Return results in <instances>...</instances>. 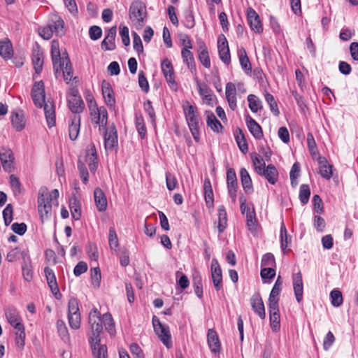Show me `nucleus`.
<instances>
[{"mask_svg":"<svg viewBox=\"0 0 358 358\" xmlns=\"http://www.w3.org/2000/svg\"><path fill=\"white\" fill-rule=\"evenodd\" d=\"M99 316L100 313L97 308H94L91 310L89 315V324L91 327L90 343L96 358H107L106 345H100V335L102 332L103 327H101Z\"/></svg>","mask_w":358,"mask_h":358,"instance_id":"obj_1","label":"nucleus"},{"mask_svg":"<svg viewBox=\"0 0 358 358\" xmlns=\"http://www.w3.org/2000/svg\"><path fill=\"white\" fill-rule=\"evenodd\" d=\"M31 98L36 106L43 107L48 126L51 128L55 124V111L52 101H45V88L43 81L34 83L31 90Z\"/></svg>","mask_w":358,"mask_h":358,"instance_id":"obj_2","label":"nucleus"},{"mask_svg":"<svg viewBox=\"0 0 358 358\" xmlns=\"http://www.w3.org/2000/svg\"><path fill=\"white\" fill-rule=\"evenodd\" d=\"M59 197V191L57 189L49 192L45 187H41L38 196V210L42 222L50 218L52 215V201Z\"/></svg>","mask_w":358,"mask_h":358,"instance_id":"obj_3","label":"nucleus"},{"mask_svg":"<svg viewBox=\"0 0 358 358\" xmlns=\"http://www.w3.org/2000/svg\"><path fill=\"white\" fill-rule=\"evenodd\" d=\"M55 34L58 36H62L65 34L64 22L63 19L58 15H52L48 24L39 29L40 36L45 39L49 40Z\"/></svg>","mask_w":358,"mask_h":358,"instance_id":"obj_4","label":"nucleus"},{"mask_svg":"<svg viewBox=\"0 0 358 358\" xmlns=\"http://www.w3.org/2000/svg\"><path fill=\"white\" fill-rule=\"evenodd\" d=\"M184 114L185 116L186 121L191 133L193 136L194 139L199 142V117L198 115L197 109L195 106L189 104L188 101H186L183 106Z\"/></svg>","mask_w":358,"mask_h":358,"instance_id":"obj_5","label":"nucleus"},{"mask_svg":"<svg viewBox=\"0 0 358 358\" xmlns=\"http://www.w3.org/2000/svg\"><path fill=\"white\" fill-rule=\"evenodd\" d=\"M129 15L133 26L137 29H141L145 25L147 15L145 4L141 1H134L130 6Z\"/></svg>","mask_w":358,"mask_h":358,"instance_id":"obj_6","label":"nucleus"},{"mask_svg":"<svg viewBox=\"0 0 358 358\" xmlns=\"http://www.w3.org/2000/svg\"><path fill=\"white\" fill-rule=\"evenodd\" d=\"M68 106L73 113H80L84 109V102L79 95L78 90L71 88L68 96Z\"/></svg>","mask_w":358,"mask_h":358,"instance_id":"obj_7","label":"nucleus"},{"mask_svg":"<svg viewBox=\"0 0 358 358\" xmlns=\"http://www.w3.org/2000/svg\"><path fill=\"white\" fill-rule=\"evenodd\" d=\"M92 122L99 126V131L107 127L108 112L104 106L96 107L90 110Z\"/></svg>","mask_w":358,"mask_h":358,"instance_id":"obj_8","label":"nucleus"},{"mask_svg":"<svg viewBox=\"0 0 358 358\" xmlns=\"http://www.w3.org/2000/svg\"><path fill=\"white\" fill-rule=\"evenodd\" d=\"M0 160L6 172L10 173L13 171L14 157L10 148L6 147L0 148Z\"/></svg>","mask_w":358,"mask_h":358,"instance_id":"obj_9","label":"nucleus"},{"mask_svg":"<svg viewBox=\"0 0 358 358\" xmlns=\"http://www.w3.org/2000/svg\"><path fill=\"white\" fill-rule=\"evenodd\" d=\"M217 49L221 61L228 65L231 62V55L228 41L226 37L221 34L217 39Z\"/></svg>","mask_w":358,"mask_h":358,"instance_id":"obj_10","label":"nucleus"},{"mask_svg":"<svg viewBox=\"0 0 358 358\" xmlns=\"http://www.w3.org/2000/svg\"><path fill=\"white\" fill-rule=\"evenodd\" d=\"M104 135V145L106 150H113L117 146V129L114 125L109 128L103 129Z\"/></svg>","mask_w":358,"mask_h":358,"instance_id":"obj_11","label":"nucleus"},{"mask_svg":"<svg viewBox=\"0 0 358 358\" xmlns=\"http://www.w3.org/2000/svg\"><path fill=\"white\" fill-rule=\"evenodd\" d=\"M227 184L229 194L232 202L235 203L236 199L238 182L236 172L233 169H229L227 171Z\"/></svg>","mask_w":358,"mask_h":358,"instance_id":"obj_12","label":"nucleus"},{"mask_svg":"<svg viewBox=\"0 0 358 358\" xmlns=\"http://www.w3.org/2000/svg\"><path fill=\"white\" fill-rule=\"evenodd\" d=\"M247 18L250 28L255 32L260 34L263 31V27L259 16L253 8H248Z\"/></svg>","mask_w":358,"mask_h":358,"instance_id":"obj_13","label":"nucleus"},{"mask_svg":"<svg viewBox=\"0 0 358 358\" xmlns=\"http://www.w3.org/2000/svg\"><path fill=\"white\" fill-rule=\"evenodd\" d=\"M162 73L166 78V80L172 87H176L175 80V75L173 65L169 59H164L161 64Z\"/></svg>","mask_w":358,"mask_h":358,"instance_id":"obj_14","label":"nucleus"},{"mask_svg":"<svg viewBox=\"0 0 358 358\" xmlns=\"http://www.w3.org/2000/svg\"><path fill=\"white\" fill-rule=\"evenodd\" d=\"M211 276L215 289L218 291L222 288V275L221 268L215 259L211 262Z\"/></svg>","mask_w":358,"mask_h":358,"instance_id":"obj_15","label":"nucleus"},{"mask_svg":"<svg viewBox=\"0 0 358 358\" xmlns=\"http://www.w3.org/2000/svg\"><path fill=\"white\" fill-rule=\"evenodd\" d=\"M250 301L254 312L257 313L261 319H265V308L260 294L259 293H255L251 296Z\"/></svg>","mask_w":358,"mask_h":358,"instance_id":"obj_16","label":"nucleus"},{"mask_svg":"<svg viewBox=\"0 0 358 358\" xmlns=\"http://www.w3.org/2000/svg\"><path fill=\"white\" fill-rule=\"evenodd\" d=\"M44 273L48 286L50 287L52 293L57 299H58V296H61V294L59 292L56 277L53 270L50 267L46 266L44 268Z\"/></svg>","mask_w":358,"mask_h":358,"instance_id":"obj_17","label":"nucleus"},{"mask_svg":"<svg viewBox=\"0 0 358 358\" xmlns=\"http://www.w3.org/2000/svg\"><path fill=\"white\" fill-rule=\"evenodd\" d=\"M207 342L212 353H220L221 344L217 332L213 329H210L207 334Z\"/></svg>","mask_w":358,"mask_h":358,"instance_id":"obj_18","label":"nucleus"},{"mask_svg":"<svg viewBox=\"0 0 358 358\" xmlns=\"http://www.w3.org/2000/svg\"><path fill=\"white\" fill-rule=\"evenodd\" d=\"M258 169V174L264 176L269 183L274 185L277 182L278 172L274 165L269 164L263 169Z\"/></svg>","mask_w":358,"mask_h":358,"instance_id":"obj_19","label":"nucleus"},{"mask_svg":"<svg viewBox=\"0 0 358 358\" xmlns=\"http://www.w3.org/2000/svg\"><path fill=\"white\" fill-rule=\"evenodd\" d=\"M292 282L296 299L298 303H300L303 299V280L301 272L293 274Z\"/></svg>","mask_w":358,"mask_h":358,"instance_id":"obj_20","label":"nucleus"},{"mask_svg":"<svg viewBox=\"0 0 358 358\" xmlns=\"http://www.w3.org/2000/svg\"><path fill=\"white\" fill-rule=\"evenodd\" d=\"M271 328L275 332L280 329V320L279 313V306L268 305Z\"/></svg>","mask_w":358,"mask_h":358,"instance_id":"obj_21","label":"nucleus"},{"mask_svg":"<svg viewBox=\"0 0 358 358\" xmlns=\"http://www.w3.org/2000/svg\"><path fill=\"white\" fill-rule=\"evenodd\" d=\"M94 199L97 210L99 212H104L107 209L108 202L106 196L101 188H95L94 191Z\"/></svg>","mask_w":358,"mask_h":358,"instance_id":"obj_22","label":"nucleus"},{"mask_svg":"<svg viewBox=\"0 0 358 358\" xmlns=\"http://www.w3.org/2000/svg\"><path fill=\"white\" fill-rule=\"evenodd\" d=\"M116 27H113L107 31V34L101 42V48L105 50H113L116 45L115 39L116 36Z\"/></svg>","mask_w":358,"mask_h":358,"instance_id":"obj_23","label":"nucleus"},{"mask_svg":"<svg viewBox=\"0 0 358 358\" xmlns=\"http://www.w3.org/2000/svg\"><path fill=\"white\" fill-rule=\"evenodd\" d=\"M62 73L64 80L68 83L73 78V69L71 66V64L70 59L66 55V57L63 59L62 63L61 64V67L59 68V72L57 73L58 78L61 73Z\"/></svg>","mask_w":358,"mask_h":358,"instance_id":"obj_24","label":"nucleus"},{"mask_svg":"<svg viewBox=\"0 0 358 358\" xmlns=\"http://www.w3.org/2000/svg\"><path fill=\"white\" fill-rule=\"evenodd\" d=\"M197 43L199 45L197 50L199 59L205 68L209 69L210 67V59L207 47L202 40H199Z\"/></svg>","mask_w":358,"mask_h":358,"instance_id":"obj_25","label":"nucleus"},{"mask_svg":"<svg viewBox=\"0 0 358 358\" xmlns=\"http://www.w3.org/2000/svg\"><path fill=\"white\" fill-rule=\"evenodd\" d=\"M245 122L251 134L256 139H261L263 137V131L261 126L250 115L246 116Z\"/></svg>","mask_w":358,"mask_h":358,"instance_id":"obj_26","label":"nucleus"},{"mask_svg":"<svg viewBox=\"0 0 358 358\" xmlns=\"http://www.w3.org/2000/svg\"><path fill=\"white\" fill-rule=\"evenodd\" d=\"M101 87L102 94L107 106L110 108L115 106V99L114 96L113 90L110 87V83L106 80H103L101 84Z\"/></svg>","mask_w":358,"mask_h":358,"instance_id":"obj_27","label":"nucleus"},{"mask_svg":"<svg viewBox=\"0 0 358 358\" xmlns=\"http://www.w3.org/2000/svg\"><path fill=\"white\" fill-rule=\"evenodd\" d=\"M80 128V116L79 115H74L71 118V122L69 124V138L72 141L77 139Z\"/></svg>","mask_w":358,"mask_h":358,"instance_id":"obj_28","label":"nucleus"},{"mask_svg":"<svg viewBox=\"0 0 358 358\" xmlns=\"http://www.w3.org/2000/svg\"><path fill=\"white\" fill-rule=\"evenodd\" d=\"M5 315L9 324L15 329L19 327L20 325H24L22 323V319L18 311L14 308H8L5 310Z\"/></svg>","mask_w":358,"mask_h":358,"instance_id":"obj_29","label":"nucleus"},{"mask_svg":"<svg viewBox=\"0 0 358 358\" xmlns=\"http://www.w3.org/2000/svg\"><path fill=\"white\" fill-rule=\"evenodd\" d=\"M236 88L234 83L229 82L226 85L225 94L230 108L234 110L236 107Z\"/></svg>","mask_w":358,"mask_h":358,"instance_id":"obj_30","label":"nucleus"},{"mask_svg":"<svg viewBox=\"0 0 358 358\" xmlns=\"http://www.w3.org/2000/svg\"><path fill=\"white\" fill-rule=\"evenodd\" d=\"M181 56H182L183 62L187 64V66L188 69L190 70L191 73L193 75H196V63L194 61L193 53L189 50L182 49Z\"/></svg>","mask_w":358,"mask_h":358,"instance_id":"obj_31","label":"nucleus"},{"mask_svg":"<svg viewBox=\"0 0 358 358\" xmlns=\"http://www.w3.org/2000/svg\"><path fill=\"white\" fill-rule=\"evenodd\" d=\"M86 162L88 164L90 171L94 173L98 166V159L94 145L87 150Z\"/></svg>","mask_w":358,"mask_h":358,"instance_id":"obj_32","label":"nucleus"},{"mask_svg":"<svg viewBox=\"0 0 358 358\" xmlns=\"http://www.w3.org/2000/svg\"><path fill=\"white\" fill-rule=\"evenodd\" d=\"M13 55V45L8 38L0 41V55L5 60L10 59Z\"/></svg>","mask_w":358,"mask_h":358,"instance_id":"obj_33","label":"nucleus"},{"mask_svg":"<svg viewBox=\"0 0 358 358\" xmlns=\"http://www.w3.org/2000/svg\"><path fill=\"white\" fill-rule=\"evenodd\" d=\"M240 177L242 187L247 194H250L253 191L252 182L248 171L245 168L240 170Z\"/></svg>","mask_w":358,"mask_h":358,"instance_id":"obj_34","label":"nucleus"},{"mask_svg":"<svg viewBox=\"0 0 358 358\" xmlns=\"http://www.w3.org/2000/svg\"><path fill=\"white\" fill-rule=\"evenodd\" d=\"M318 162L320 164V173L322 177L327 180H329L333 175V166L329 164L324 157H320Z\"/></svg>","mask_w":358,"mask_h":358,"instance_id":"obj_35","label":"nucleus"},{"mask_svg":"<svg viewBox=\"0 0 358 358\" xmlns=\"http://www.w3.org/2000/svg\"><path fill=\"white\" fill-rule=\"evenodd\" d=\"M206 118L208 127H209L213 131L217 133L222 131L223 127L213 112L207 111Z\"/></svg>","mask_w":358,"mask_h":358,"instance_id":"obj_36","label":"nucleus"},{"mask_svg":"<svg viewBox=\"0 0 358 358\" xmlns=\"http://www.w3.org/2000/svg\"><path fill=\"white\" fill-rule=\"evenodd\" d=\"M238 56L240 64L246 73L252 72V66L245 48H241L238 50Z\"/></svg>","mask_w":358,"mask_h":358,"instance_id":"obj_37","label":"nucleus"},{"mask_svg":"<svg viewBox=\"0 0 358 358\" xmlns=\"http://www.w3.org/2000/svg\"><path fill=\"white\" fill-rule=\"evenodd\" d=\"M155 332L156 333V334H157L162 342L167 348H170V346L171 345V342L169 327L166 325H163L161 327V328L155 329Z\"/></svg>","mask_w":358,"mask_h":358,"instance_id":"obj_38","label":"nucleus"},{"mask_svg":"<svg viewBox=\"0 0 358 358\" xmlns=\"http://www.w3.org/2000/svg\"><path fill=\"white\" fill-rule=\"evenodd\" d=\"M69 208L72 217L75 220H79L81 217L80 203L75 196L69 199Z\"/></svg>","mask_w":358,"mask_h":358,"instance_id":"obj_39","label":"nucleus"},{"mask_svg":"<svg viewBox=\"0 0 358 358\" xmlns=\"http://www.w3.org/2000/svg\"><path fill=\"white\" fill-rule=\"evenodd\" d=\"M217 229L219 234L222 233L227 225V215L225 208L221 205L218 208Z\"/></svg>","mask_w":358,"mask_h":358,"instance_id":"obj_40","label":"nucleus"},{"mask_svg":"<svg viewBox=\"0 0 358 358\" xmlns=\"http://www.w3.org/2000/svg\"><path fill=\"white\" fill-rule=\"evenodd\" d=\"M99 317H101V315ZM100 320L101 324L103 323L106 330L110 335H114L115 333V323L112 315L109 313H106L103 315L102 317H100Z\"/></svg>","mask_w":358,"mask_h":358,"instance_id":"obj_41","label":"nucleus"},{"mask_svg":"<svg viewBox=\"0 0 358 358\" xmlns=\"http://www.w3.org/2000/svg\"><path fill=\"white\" fill-rule=\"evenodd\" d=\"M11 122L17 131H21L24 128L25 121L22 112H13L11 115Z\"/></svg>","mask_w":358,"mask_h":358,"instance_id":"obj_42","label":"nucleus"},{"mask_svg":"<svg viewBox=\"0 0 358 358\" xmlns=\"http://www.w3.org/2000/svg\"><path fill=\"white\" fill-rule=\"evenodd\" d=\"M235 138L240 150L243 154H246L248 152V143L242 130L239 128L236 131Z\"/></svg>","mask_w":358,"mask_h":358,"instance_id":"obj_43","label":"nucleus"},{"mask_svg":"<svg viewBox=\"0 0 358 358\" xmlns=\"http://www.w3.org/2000/svg\"><path fill=\"white\" fill-rule=\"evenodd\" d=\"M51 57L52 60L53 69L55 75L57 77V73L59 72V68L61 67V64L63 62V59L66 57H61V52L59 50H51Z\"/></svg>","mask_w":358,"mask_h":358,"instance_id":"obj_44","label":"nucleus"},{"mask_svg":"<svg viewBox=\"0 0 358 358\" xmlns=\"http://www.w3.org/2000/svg\"><path fill=\"white\" fill-rule=\"evenodd\" d=\"M15 343L20 350L24 346V340L26 337L25 329L24 325H20L19 327L15 329Z\"/></svg>","mask_w":358,"mask_h":358,"instance_id":"obj_45","label":"nucleus"},{"mask_svg":"<svg viewBox=\"0 0 358 358\" xmlns=\"http://www.w3.org/2000/svg\"><path fill=\"white\" fill-rule=\"evenodd\" d=\"M247 227L252 233H255L257 230V221L256 219L255 210L252 208V210L247 212Z\"/></svg>","mask_w":358,"mask_h":358,"instance_id":"obj_46","label":"nucleus"},{"mask_svg":"<svg viewBox=\"0 0 358 358\" xmlns=\"http://www.w3.org/2000/svg\"><path fill=\"white\" fill-rule=\"evenodd\" d=\"M248 101L249 103V108L253 113H257L259 110L262 108V101L255 94H249L248 96Z\"/></svg>","mask_w":358,"mask_h":358,"instance_id":"obj_47","label":"nucleus"},{"mask_svg":"<svg viewBox=\"0 0 358 358\" xmlns=\"http://www.w3.org/2000/svg\"><path fill=\"white\" fill-rule=\"evenodd\" d=\"M291 242V237L287 235V229L284 222L280 226V247L285 251Z\"/></svg>","mask_w":358,"mask_h":358,"instance_id":"obj_48","label":"nucleus"},{"mask_svg":"<svg viewBox=\"0 0 358 358\" xmlns=\"http://www.w3.org/2000/svg\"><path fill=\"white\" fill-rule=\"evenodd\" d=\"M27 263L22 264V270L23 278L27 282H30L33 278V270L31 262L27 261Z\"/></svg>","mask_w":358,"mask_h":358,"instance_id":"obj_49","label":"nucleus"},{"mask_svg":"<svg viewBox=\"0 0 358 358\" xmlns=\"http://www.w3.org/2000/svg\"><path fill=\"white\" fill-rule=\"evenodd\" d=\"M264 97L266 101L270 106L271 112L273 113L274 115L278 116L280 114V111L278 107V104L274 99V96L272 94H269L268 92H266L264 94Z\"/></svg>","mask_w":358,"mask_h":358,"instance_id":"obj_50","label":"nucleus"},{"mask_svg":"<svg viewBox=\"0 0 358 358\" xmlns=\"http://www.w3.org/2000/svg\"><path fill=\"white\" fill-rule=\"evenodd\" d=\"M282 288L273 285L268 297V305L278 306L279 295Z\"/></svg>","mask_w":358,"mask_h":358,"instance_id":"obj_51","label":"nucleus"},{"mask_svg":"<svg viewBox=\"0 0 358 358\" xmlns=\"http://www.w3.org/2000/svg\"><path fill=\"white\" fill-rule=\"evenodd\" d=\"M135 124L136 128L141 136V138H144L146 136L147 130L145 125L143 117L140 116H136L135 118Z\"/></svg>","mask_w":358,"mask_h":358,"instance_id":"obj_52","label":"nucleus"},{"mask_svg":"<svg viewBox=\"0 0 358 358\" xmlns=\"http://www.w3.org/2000/svg\"><path fill=\"white\" fill-rule=\"evenodd\" d=\"M310 195V187L308 185L303 184L300 187L299 199L303 204H306Z\"/></svg>","mask_w":358,"mask_h":358,"instance_id":"obj_53","label":"nucleus"},{"mask_svg":"<svg viewBox=\"0 0 358 358\" xmlns=\"http://www.w3.org/2000/svg\"><path fill=\"white\" fill-rule=\"evenodd\" d=\"M32 62L36 73H40L43 69V60L42 54L39 52L33 54Z\"/></svg>","mask_w":358,"mask_h":358,"instance_id":"obj_54","label":"nucleus"},{"mask_svg":"<svg viewBox=\"0 0 358 358\" xmlns=\"http://www.w3.org/2000/svg\"><path fill=\"white\" fill-rule=\"evenodd\" d=\"M331 304L335 307H338L343 303V296L341 291L333 289L330 293Z\"/></svg>","mask_w":358,"mask_h":358,"instance_id":"obj_55","label":"nucleus"},{"mask_svg":"<svg viewBox=\"0 0 358 358\" xmlns=\"http://www.w3.org/2000/svg\"><path fill=\"white\" fill-rule=\"evenodd\" d=\"M108 243L111 250H116L119 246L117 236L113 227L109 229Z\"/></svg>","mask_w":358,"mask_h":358,"instance_id":"obj_56","label":"nucleus"},{"mask_svg":"<svg viewBox=\"0 0 358 358\" xmlns=\"http://www.w3.org/2000/svg\"><path fill=\"white\" fill-rule=\"evenodd\" d=\"M57 329L59 335L61 336V338L66 341L69 339V333L68 329L66 326L65 322L62 320H58L57 322Z\"/></svg>","mask_w":358,"mask_h":358,"instance_id":"obj_57","label":"nucleus"},{"mask_svg":"<svg viewBox=\"0 0 358 358\" xmlns=\"http://www.w3.org/2000/svg\"><path fill=\"white\" fill-rule=\"evenodd\" d=\"M193 287L196 295L199 298H201L203 296V288H202V280L200 275L194 277Z\"/></svg>","mask_w":358,"mask_h":358,"instance_id":"obj_58","label":"nucleus"},{"mask_svg":"<svg viewBox=\"0 0 358 358\" xmlns=\"http://www.w3.org/2000/svg\"><path fill=\"white\" fill-rule=\"evenodd\" d=\"M13 206L9 203L3 210V217L6 226H8L13 220Z\"/></svg>","mask_w":358,"mask_h":358,"instance_id":"obj_59","label":"nucleus"},{"mask_svg":"<svg viewBox=\"0 0 358 358\" xmlns=\"http://www.w3.org/2000/svg\"><path fill=\"white\" fill-rule=\"evenodd\" d=\"M91 278L93 286L94 287H99L101 278V271L99 267H95L91 270Z\"/></svg>","mask_w":358,"mask_h":358,"instance_id":"obj_60","label":"nucleus"},{"mask_svg":"<svg viewBox=\"0 0 358 358\" xmlns=\"http://www.w3.org/2000/svg\"><path fill=\"white\" fill-rule=\"evenodd\" d=\"M78 169L83 182L87 184L88 182L89 173L85 164L80 160L78 162Z\"/></svg>","mask_w":358,"mask_h":358,"instance_id":"obj_61","label":"nucleus"},{"mask_svg":"<svg viewBox=\"0 0 358 358\" xmlns=\"http://www.w3.org/2000/svg\"><path fill=\"white\" fill-rule=\"evenodd\" d=\"M69 324L71 329H78L80 327V314L68 315Z\"/></svg>","mask_w":358,"mask_h":358,"instance_id":"obj_62","label":"nucleus"},{"mask_svg":"<svg viewBox=\"0 0 358 358\" xmlns=\"http://www.w3.org/2000/svg\"><path fill=\"white\" fill-rule=\"evenodd\" d=\"M143 108L149 115L152 123L155 124L156 121V115L152 102L150 100L145 101L143 103Z\"/></svg>","mask_w":358,"mask_h":358,"instance_id":"obj_63","label":"nucleus"},{"mask_svg":"<svg viewBox=\"0 0 358 358\" xmlns=\"http://www.w3.org/2000/svg\"><path fill=\"white\" fill-rule=\"evenodd\" d=\"M80 314L79 312L78 301L76 298H71L68 303V315Z\"/></svg>","mask_w":358,"mask_h":358,"instance_id":"obj_64","label":"nucleus"}]
</instances>
